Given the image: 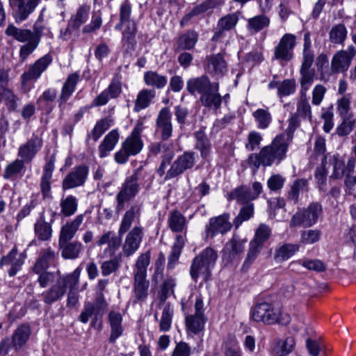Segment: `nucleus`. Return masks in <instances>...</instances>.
I'll return each mask as SVG.
<instances>
[{
  "label": "nucleus",
  "instance_id": "1",
  "mask_svg": "<svg viewBox=\"0 0 356 356\" xmlns=\"http://www.w3.org/2000/svg\"><path fill=\"white\" fill-rule=\"evenodd\" d=\"M186 90L191 95H199V101L205 108L217 111L221 107L223 97L219 92V83L212 82L206 74L188 79Z\"/></svg>",
  "mask_w": 356,
  "mask_h": 356
},
{
  "label": "nucleus",
  "instance_id": "2",
  "mask_svg": "<svg viewBox=\"0 0 356 356\" xmlns=\"http://www.w3.org/2000/svg\"><path fill=\"white\" fill-rule=\"evenodd\" d=\"M291 145L283 137L277 135L271 143L263 147L258 154H250L248 158V163L254 172L263 166L270 167L280 165L286 158Z\"/></svg>",
  "mask_w": 356,
  "mask_h": 356
},
{
  "label": "nucleus",
  "instance_id": "3",
  "mask_svg": "<svg viewBox=\"0 0 356 356\" xmlns=\"http://www.w3.org/2000/svg\"><path fill=\"white\" fill-rule=\"evenodd\" d=\"M44 30V25L38 22L34 24L33 30L18 28L13 24L7 26L5 31L6 35L19 42L24 43L20 47L19 51V61L22 63L25 62L39 46Z\"/></svg>",
  "mask_w": 356,
  "mask_h": 356
},
{
  "label": "nucleus",
  "instance_id": "4",
  "mask_svg": "<svg viewBox=\"0 0 356 356\" xmlns=\"http://www.w3.org/2000/svg\"><path fill=\"white\" fill-rule=\"evenodd\" d=\"M217 259L218 253L214 249L209 247L204 249L193 259L190 268L192 279L197 282V279L202 276L205 282L207 281L211 275V270Z\"/></svg>",
  "mask_w": 356,
  "mask_h": 356
},
{
  "label": "nucleus",
  "instance_id": "5",
  "mask_svg": "<svg viewBox=\"0 0 356 356\" xmlns=\"http://www.w3.org/2000/svg\"><path fill=\"white\" fill-rule=\"evenodd\" d=\"M140 168L134 171L132 175L128 176L119 188L115 195V213H120L124 210L127 204L134 199L140 191L139 183Z\"/></svg>",
  "mask_w": 356,
  "mask_h": 356
},
{
  "label": "nucleus",
  "instance_id": "6",
  "mask_svg": "<svg viewBox=\"0 0 356 356\" xmlns=\"http://www.w3.org/2000/svg\"><path fill=\"white\" fill-rule=\"evenodd\" d=\"M252 318L256 322H262L266 325L275 323L286 325L290 322V316L283 314L280 309L273 303L262 302L257 303L251 314Z\"/></svg>",
  "mask_w": 356,
  "mask_h": 356
},
{
  "label": "nucleus",
  "instance_id": "7",
  "mask_svg": "<svg viewBox=\"0 0 356 356\" xmlns=\"http://www.w3.org/2000/svg\"><path fill=\"white\" fill-rule=\"evenodd\" d=\"M323 211L322 206L318 202L311 203L307 209L296 212L290 221V227H309L316 224Z\"/></svg>",
  "mask_w": 356,
  "mask_h": 356
},
{
  "label": "nucleus",
  "instance_id": "8",
  "mask_svg": "<svg viewBox=\"0 0 356 356\" xmlns=\"http://www.w3.org/2000/svg\"><path fill=\"white\" fill-rule=\"evenodd\" d=\"M315 76H300L299 79L300 91L299 99L297 102V110L296 114L309 122L312 119V107L309 103L307 91L314 81Z\"/></svg>",
  "mask_w": 356,
  "mask_h": 356
},
{
  "label": "nucleus",
  "instance_id": "9",
  "mask_svg": "<svg viewBox=\"0 0 356 356\" xmlns=\"http://www.w3.org/2000/svg\"><path fill=\"white\" fill-rule=\"evenodd\" d=\"M140 213V207L138 205H132L125 211L119 226L118 236L115 233H113L111 239L108 245L109 248L116 250L120 246L121 237L130 229L135 219L139 220Z\"/></svg>",
  "mask_w": 356,
  "mask_h": 356
},
{
  "label": "nucleus",
  "instance_id": "10",
  "mask_svg": "<svg viewBox=\"0 0 356 356\" xmlns=\"http://www.w3.org/2000/svg\"><path fill=\"white\" fill-rule=\"evenodd\" d=\"M52 62V56L47 54L36 60L33 63L29 65L28 70L24 71L21 75L22 87H25L29 81H37L42 73L47 70Z\"/></svg>",
  "mask_w": 356,
  "mask_h": 356
},
{
  "label": "nucleus",
  "instance_id": "11",
  "mask_svg": "<svg viewBox=\"0 0 356 356\" xmlns=\"http://www.w3.org/2000/svg\"><path fill=\"white\" fill-rule=\"evenodd\" d=\"M196 162L195 153L186 151L177 156L167 171L164 179L169 180L182 175L185 171L192 169Z\"/></svg>",
  "mask_w": 356,
  "mask_h": 356
},
{
  "label": "nucleus",
  "instance_id": "12",
  "mask_svg": "<svg viewBox=\"0 0 356 356\" xmlns=\"http://www.w3.org/2000/svg\"><path fill=\"white\" fill-rule=\"evenodd\" d=\"M296 45V36L292 33H285L274 48L273 59L289 62L293 58V49Z\"/></svg>",
  "mask_w": 356,
  "mask_h": 356
},
{
  "label": "nucleus",
  "instance_id": "13",
  "mask_svg": "<svg viewBox=\"0 0 356 356\" xmlns=\"http://www.w3.org/2000/svg\"><path fill=\"white\" fill-rule=\"evenodd\" d=\"M42 146L43 139L42 136L33 133L26 143L19 146L17 156L26 163H29L40 151Z\"/></svg>",
  "mask_w": 356,
  "mask_h": 356
},
{
  "label": "nucleus",
  "instance_id": "14",
  "mask_svg": "<svg viewBox=\"0 0 356 356\" xmlns=\"http://www.w3.org/2000/svg\"><path fill=\"white\" fill-rule=\"evenodd\" d=\"M143 236V227L140 225L134 226L126 236L122 245V255L126 257L133 255L139 249Z\"/></svg>",
  "mask_w": 356,
  "mask_h": 356
},
{
  "label": "nucleus",
  "instance_id": "15",
  "mask_svg": "<svg viewBox=\"0 0 356 356\" xmlns=\"http://www.w3.org/2000/svg\"><path fill=\"white\" fill-rule=\"evenodd\" d=\"M355 54L356 49L353 45L348 46L346 50L338 51L331 61L332 72L335 74L347 71Z\"/></svg>",
  "mask_w": 356,
  "mask_h": 356
},
{
  "label": "nucleus",
  "instance_id": "16",
  "mask_svg": "<svg viewBox=\"0 0 356 356\" xmlns=\"http://www.w3.org/2000/svg\"><path fill=\"white\" fill-rule=\"evenodd\" d=\"M41 0H9L10 6L15 7L13 17L17 24L28 19Z\"/></svg>",
  "mask_w": 356,
  "mask_h": 356
},
{
  "label": "nucleus",
  "instance_id": "17",
  "mask_svg": "<svg viewBox=\"0 0 356 356\" xmlns=\"http://www.w3.org/2000/svg\"><path fill=\"white\" fill-rule=\"evenodd\" d=\"M229 214L225 213L210 218L209 223L205 227L206 236L212 238L218 234H225L230 231L232 225L229 222Z\"/></svg>",
  "mask_w": 356,
  "mask_h": 356
},
{
  "label": "nucleus",
  "instance_id": "18",
  "mask_svg": "<svg viewBox=\"0 0 356 356\" xmlns=\"http://www.w3.org/2000/svg\"><path fill=\"white\" fill-rule=\"evenodd\" d=\"M143 129V121L138 120L131 134L121 145L127 150L129 154L132 156H136L139 154L143 147V142L141 139V134Z\"/></svg>",
  "mask_w": 356,
  "mask_h": 356
},
{
  "label": "nucleus",
  "instance_id": "19",
  "mask_svg": "<svg viewBox=\"0 0 356 356\" xmlns=\"http://www.w3.org/2000/svg\"><path fill=\"white\" fill-rule=\"evenodd\" d=\"M89 168L85 165L75 167L64 178L62 188L64 191L83 186L88 177Z\"/></svg>",
  "mask_w": 356,
  "mask_h": 356
},
{
  "label": "nucleus",
  "instance_id": "20",
  "mask_svg": "<svg viewBox=\"0 0 356 356\" xmlns=\"http://www.w3.org/2000/svg\"><path fill=\"white\" fill-rule=\"evenodd\" d=\"M67 274L60 275L56 283L42 293L45 304L51 305L61 300L66 293Z\"/></svg>",
  "mask_w": 356,
  "mask_h": 356
},
{
  "label": "nucleus",
  "instance_id": "21",
  "mask_svg": "<svg viewBox=\"0 0 356 356\" xmlns=\"http://www.w3.org/2000/svg\"><path fill=\"white\" fill-rule=\"evenodd\" d=\"M312 41L310 33L307 32L304 35V44L302 52V61L300 68V76H315V70L312 69L314 60V54L311 49Z\"/></svg>",
  "mask_w": 356,
  "mask_h": 356
},
{
  "label": "nucleus",
  "instance_id": "22",
  "mask_svg": "<svg viewBox=\"0 0 356 356\" xmlns=\"http://www.w3.org/2000/svg\"><path fill=\"white\" fill-rule=\"evenodd\" d=\"M156 131L163 140H167L172 136V115L168 107H163L159 112L156 120Z\"/></svg>",
  "mask_w": 356,
  "mask_h": 356
},
{
  "label": "nucleus",
  "instance_id": "23",
  "mask_svg": "<svg viewBox=\"0 0 356 356\" xmlns=\"http://www.w3.org/2000/svg\"><path fill=\"white\" fill-rule=\"evenodd\" d=\"M81 269L76 268L73 272L67 274L66 289L69 291L67 296V307H74L79 301V277Z\"/></svg>",
  "mask_w": 356,
  "mask_h": 356
},
{
  "label": "nucleus",
  "instance_id": "24",
  "mask_svg": "<svg viewBox=\"0 0 356 356\" xmlns=\"http://www.w3.org/2000/svg\"><path fill=\"white\" fill-rule=\"evenodd\" d=\"M122 92L121 83L113 79L108 88L104 90L92 102L91 106H102L106 105L109 99L118 98Z\"/></svg>",
  "mask_w": 356,
  "mask_h": 356
},
{
  "label": "nucleus",
  "instance_id": "25",
  "mask_svg": "<svg viewBox=\"0 0 356 356\" xmlns=\"http://www.w3.org/2000/svg\"><path fill=\"white\" fill-rule=\"evenodd\" d=\"M56 216L55 211L51 212V219L47 222L43 213L40 214V218L36 220L34 225V232L35 237L42 241H49L52 236L51 225L54 222V218Z\"/></svg>",
  "mask_w": 356,
  "mask_h": 356
},
{
  "label": "nucleus",
  "instance_id": "26",
  "mask_svg": "<svg viewBox=\"0 0 356 356\" xmlns=\"http://www.w3.org/2000/svg\"><path fill=\"white\" fill-rule=\"evenodd\" d=\"M149 282L147 280V276L134 275L133 283V302H145L148 297V291Z\"/></svg>",
  "mask_w": 356,
  "mask_h": 356
},
{
  "label": "nucleus",
  "instance_id": "27",
  "mask_svg": "<svg viewBox=\"0 0 356 356\" xmlns=\"http://www.w3.org/2000/svg\"><path fill=\"white\" fill-rule=\"evenodd\" d=\"M84 219V214H79L72 220L66 222L61 227L58 242L71 241L76 235Z\"/></svg>",
  "mask_w": 356,
  "mask_h": 356
},
{
  "label": "nucleus",
  "instance_id": "28",
  "mask_svg": "<svg viewBox=\"0 0 356 356\" xmlns=\"http://www.w3.org/2000/svg\"><path fill=\"white\" fill-rule=\"evenodd\" d=\"M223 4V0H204L184 16L180 22L181 26L186 24L193 17L203 14L210 9L220 7Z\"/></svg>",
  "mask_w": 356,
  "mask_h": 356
},
{
  "label": "nucleus",
  "instance_id": "29",
  "mask_svg": "<svg viewBox=\"0 0 356 356\" xmlns=\"http://www.w3.org/2000/svg\"><path fill=\"white\" fill-rule=\"evenodd\" d=\"M54 170V164L49 161L45 163L40 183V192L43 200L52 198L51 180Z\"/></svg>",
  "mask_w": 356,
  "mask_h": 356
},
{
  "label": "nucleus",
  "instance_id": "30",
  "mask_svg": "<svg viewBox=\"0 0 356 356\" xmlns=\"http://www.w3.org/2000/svg\"><path fill=\"white\" fill-rule=\"evenodd\" d=\"M61 257L65 259H76L83 250V244L78 241L58 242Z\"/></svg>",
  "mask_w": 356,
  "mask_h": 356
},
{
  "label": "nucleus",
  "instance_id": "31",
  "mask_svg": "<svg viewBox=\"0 0 356 356\" xmlns=\"http://www.w3.org/2000/svg\"><path fill=\"white\" fill-rule=\"evenodd\" d=\"M57 258L58 252H56L51 248L42 249L33 267V271L34 273H40L47 270Z\"/></svg>",
  "mask_w": 356,
  "mask_h": 356
},
{
  "label": "nucleus",
  "instance_id": "32",
  "mask_svg": "<svg viewBox=\"0 0 356 356\" xmlns=\"http://www.w3.org/2000/svg\"><path fill=\"white\" fill-rule=\"evenodd\" d=\"M207 69L213 76H224L227 71V63L221 53L211 55L207 63Z\"/></svg>",
  "mask_w": 356,
  "mask_h": 356
},
{
  "label": "nucleus",
  "instance_id": "33",
  "mask_svg": "<svg viewBox=\"0 0 356 356\" xmlns=\"http://www.w3.org/2000/svg\"><path fill=\"white\" fill-rule=\"evenodd\" d=\"M137 26L136 22H131L126 25L122 32V42L125 54H131L136 46V35Z\"/></svg>",
  "mask_w": 356,
  "mask_h": 356
},
{
  "label": "nucleus",
  "instance_id": "34",
  "mask_svg": "<svg viewBox=\"0 0 356 356\" xmlns=\"http://www.w3.org/2000/svg\"><path fill=\"white\" fill-rule=\"evenodd\" d=\"M108 319L111 327L109 342L113 343L123 333L122 316L118 312L111 311L108 313Z\"/></svg>",
  "mask_w": 356,
  "mask_h": 356
},
{
  "label": "nucleus",
  "instance_id": "35",
  "mask_svg": "<svg viewBox=\"0 0 356 356\" xmlns=\"http://www.w3.org/2000/svg\"><path fill=\"white\" fill-rule=\"evenodd\" d=\"M80 81L79 74L77 72L70 74L65 80L58 98L59 106L64 104L75 91L76 86Z\"/></svg>",
  "mask_w": 356,
  "mask_h": 356
},
{
  "label": "nucleus",
  "instance_id": "36",
  "mask_svg": "<svg viewBox=\"0 0 356 356\" xmlns=\"http://www.w3.org/2000/svg\"><path fill=\"white\" fill-rule=\"evenodd\" d=\"M120 134L118 129H113L108 132L99 145V155L100 158L107 156L115 148L119 141Z\"/></svg>",
  "mask_w": 356,
  "mask_h": 356
},
{
  "label": "nucleus",
  "instance_id": "37",
  "mask_svg": "<svg viewBox=\"0 0 356 356\" xmlns=\"http://www.w3.org/2000/svg\"><path fill=\"white\" fill-rule=\"evenodd\" d=\"M31 334V327L27 324L18 326L12 336L13 348L19 351L26 345Z\"/></svg>",
  "mask_w": 356,
  "mask_h": 356
},
{
  "label": "nucleus",
  "instance_id": "38",
  "mask_svg": "<svg viewBox=\"0 0 356 356\" xmlns=\"http://www.w3.org/2000/svg\"><path fill=\"white\" fill-rule=\"evenodd\" d=\"M17 249L15 246L10 252L7 255L3 256L0 261L1 266H11L8 270V275L10 277L15 275L24 264V259L21 257H17Z\"/></svg>",
  "mask_w": 356,
  "mask_h": 356
},
{
  "label": "nucleus",
  "instance_id": "39",
  "mask_svg": "<svg viewBox=\"0 0 356 356\" xmlns=\"http://www.w3.org/2000/svg\"><path fill=\"white\" fill-rule=\"evenodd\" d=\"M154 89L145 88L139 91L134 101V111L136 113L148 108L156 97Z\"/></svg>",
  "mask_w": 356,
  "mask_h": 356
},
{
  "label": "nucleus",
  "instance_id": "40",
  "mask_svg": "<svg viewBox=\"0 0 356 356\" xmlns=\"http://www.w3.org/2000/svg\"><path fill=\"white\" fill-rule=\"evenodd\" d=\"M170 229L173 232H184L186 235L187 222L185 216L178 210H173L168 219Z\"/></svg>",
  "mask_w": 356,
  "mask_h": 356
},
{
  "label": "nucleus",
  "instance_id": "41",
  "mask_svg": "<svg viewBox=\"0 0 356 356\" xmlns=\"http://www.w3.org/2000/svg\"><path fill=\"white\" fill-rule=\"evenodd\" d=\"M195 138V149L200 152L202 159H207L211 152V143L204 130L200 129L194 132Z\"/></svg>",
  "mask_w": 356,
  "mask_h": 356
},
{
  "label": "nucleus",
  "instance_id": "42",
  "mask_svg": "<svg viewBox=\"0 0 356 356\" xmlns=\"http://www.w3.org/2000/svg\"><path fill=\"white\" fill-rule=\"evenodd\" d=\"M24 161L23 159H17L9 163L5 168L3 178L5 179L14 180L22 176L24 170Z\"/></svg>",
  "mask_w": 356,
  "mask_h": 356
},
{
  "label": "nucleus",
  "instance_id": "43",
  "mask_svg": "<svg viewBox=\"0 0 356 356\" xmlns=\"http://www.w3.org/2000/svg\"><path fill=\"white\" fill-rule=\"evenodd\" d=\"M228 200H235L237 202L244 205L245 204H252L250 202L254 198L252 197V190L250 188L241 186L235 188L229 194Z\"/></svg>",
  "mask_w": 356,
  "mask_h": 356
},
{
  "label": "nucleus",
  "instance_id": "44",
  "mask_svg": "<svg viewBox=\"0 0 356 356\" xmlns=\"http://www.w3.org/2000/svg\"><path fill=\"white\" fill-rule=\"evenodd\" d=\"M113 120L109 117H106L98 120L92 131L87 135L86 140L92 138L94 142H97L103 134L112 125Z\"/></svg>",
  "mask_w": 356,
  "mask_h": 356
},
{
  "label": "nucleus",
  "instance_id": "45",
  "mask_svg": "<svg viewBox=\"0 0 356 356\" xmlns=\"http://www.w3.org/2000/svg\"><path fill=\"white\" fill-rule=\"evenodd\" d=\"M198 35L194 31H188L179 37L176 51L190 50L193 49L197 42Z\"/></svg>",
  "mask_w": 356,
  "mask_h": 356
},
{
  "label": "nucleus",
  "instance_id": "46",
  "mask_svg": "<svg viewBox=\"0 0 356 356\" xmlns=\"http://www.w3.org/2000/svg\"><path fill=\"white\" fill-rule=\"evenodd\" d=\"M300 249L298 244L284 243L276 249L274 258L277 261H283L293 256Z\"/></svg>",
  "mask_w": 356,
  "mask_h": 356
},
{
  "label": "nucleus",
  "instance_id": "47",
  "mask_svg": "<svg viewBox=\"0 0 356 356\" xmlns=\"http://www.w3.org/2000/svg\"><path fill=\"white\" fill-rule=\"evenodd\" d=\"M187 332L198 334L204 329L205 318L204 315L191 314L185 318Z\"/></svg>",
  "mask_w": 356,
  "mask_h": 356
},
{
  "label": "nucleus",
  "instance_id": "48",
  "mask_svg": "<svg viewBox=\"0 0 356 356\" xmlns=\"http://www.w3.org/2000/svg\"><path fill=\"white\" fill-rule=\"evenodd\" d=\"M144 82L148 86L156 89L163 88L167 83V76L161 75L154 71H147L144 74Z\"/></svg>",
  "mask_w": 356,
  "mask_h": 356
},
{
  "label": "nucleus",
  "instance_id": "49",
  "mask_svg": "<svg viewBox=\"0 0 356 356\" xmlns=\"http://www.w3.org/2000/svg\"><path fill=\"white\" fill-rule=\"evenodd\" d=\"M347 34V29L343 24L334 25L329 32V40L334 44L343 45Z\"/></svg>",
  "mask_w": 356,
  "mask_h": 356
},
{
  "label": "nucleus",
  "instance_id": "50",
  "mask_svg": "<svg viewBox=\"0 0 356 356\" xmlns=\"http://www.w3.org/2000/svg\"><path fill=\"white\" fill-rule=\"evenodd\" d=\"M60 213L65 217L73 216L78 209V200L72 195L63 197L60 202Z\"/></svg>",
  "mask_w": 356,
  "mask_h": 356
},
{
  "label": "nucleus",
  "instance_id": "51",
  "mask_svg": "<svg viewBox=\"0 0 356 356\" xmlns=\"http://www.w3.org/2000/svg\"><path fill=\"white\" fill-rule=\"evenodd\" d=\"M245 242L238 236L234 235L225 246V254H228L229 258L233 259L235 256L243 252Z\"/></svg>",
  "mask_w": 356,
  "mask_h": 356
},
{
  "label": "nucleus",
  "instance_id": "52",
  "mask_svg": "<svg viewBox=\"0 0 356 356\" xmlns=\"http://www.w3.org/2000/svg\"><path fill=\"white\" fill-rule=\"evenodd\" d=\"M90 11V6L88 4L80 6L76 13L71 17V25L74 29H79L82 24L86 22Z\"/></svg>",
  "mask_w": 356,
  "mask_h": 356
},
{
  "label": "nucleus",
  "instance_id": "53",
  "mask_svg": "<svg viewBox=\"0 0 356 356\" xmlns=\"http://www.w3.org/2000/svg\"><path fill=\"white\" fill-rule=\"evenodd\" d=\"M270 19L266 15H259L250 18L248 20L247 29L251 34H254L267 27Z\"/></svg>",
  "mask_w": 356,
  "mask_h": 356
},
{
  "label": "nucleus",
  "instance_id": "54",
  "mask_svg": "<svg viewBox=\"0 0 356 356\" xmlns=\"http://www.w3.org/2000/svg\"><path fill=\"white\" fill-rule=\"evenodd\" d=\"M307 180L305 179H296L288 193V200L293 202L294 204L297 203L299 198L300 192L307 191L308 188Z\"/></svg>",
  "mask_w": 356,
  "mask_h": 356
},
{
  "label": "nucleus",
  "instance_id": "55",
  "mask_svg": "<svg viewBox=\"0 0 356 356\" xmlns=\"http://www.w3.org/2000/svg\"><path fill=\"white\" fill-rule=\"evenodd\" d=\"M254 215V204H245L233 221V225L238 229L243 222L250 220Z\"/></svg>",
  "mask_w": 356,
  "mask_h": 356
},
{
  "label": "nucleus",
  "instance_id": "56",
  "mask_svg": "<svg viewBox=\"0 0 356 356\" xmlns=\"http://www.w3.org/2000/svg\"><path fill=\"white\" fill-rule=\"evenodd\" d=\"M174 309L170 303L165 305L161 318L159 323V330L161 332H168L170 330L172 324Z\"/></svg>",
  "mask_w": 356,
  "mask_h": 356
},
{
  "label": "nucleus",
  "instance_id": "57",
  "mask_svg": "<svg viewBox=\"0 0 356 356\" xmlns=\"http://www.w3.org/2000/svg\"><path fill=\"white\" fill-rule=\"evenodd\" d=\"M239 20V15L238 13L227 14L221 17L217 22L218 26L222 29L229 31L234 30Z\"/></svg>",
  "mask_w": 356,
  "mask_h": 356
},
{
  "label": "nucleus",
  "instance_id": "58",
  "mask_svg": "<svg viewBox=\"0 0 356 356\" xmlns=\"http://www.w3.org/2000/svg\"><path fill=\"white\" fill-rule=\"evenodd\" d=\"M337 113L341 118H352L353 115L350 113V95H344L337 100Z\"/></svg>",
  "mask_w": 356,
  "mask_h": 356
},
{
  "label": "nucleus",
  "instance_id": "59",
  "mask_svg": "<svg viewBox=\"0 0 356 356\" xmlns=\"http://www.w3.org/2000/svg\"><path fill=\"white\" fill-rule=\"evenodd\" d=\"M57 96V91L56 89L49 88L43 92L42 95L38 99L37 104L39 108H44V106L47 107V112L50 113L52 111V107L49 106L48 102H54Z\"/></svg>",
  "mask_w": 356,
  "mask_h": 356
},
{
  "label": "nucleus",
  "instance_id": "60",
  "mask_svg": "<svg viewBox=\"0 0 356 356\" xmlns=\"http://www.w3.org/2000/svg\"><path fill=\"white\" fill-rule=\"evenodd\" d=\"M300 116L298 114H291L290 118L289 119V125L286 131L278 134L280 136L283 137L286 140L291 143L293 138V134L296 129L300 126Z\"/></svg>",
  "mask_w": 356,
  "mask_h": 356
},
{
  "label": "nucleus",
  "instance_id": "61",
  "mask_svg": "<svg viewBox=\"0 0 356 356\" xmlns=\"http://www.w3.org/2000/svg\"><path fill=\"white\" fill-rule=\"evenodd\" d=\"M150 263V253L147 252L141 254L137 259L134 275L147 276V268Z\"/></svg>",
  "mask_w": 356,
  "mask_h": 356
},
{
  "label": "nucleus",
  "instance_id": "62",
  "mask_svg": "<svg viewBox=\"0 0 356 356\" xmlns=\"http://www.w3.org/2000/svg\"><path fill=\"white\" fill-rule=\"evenodd\" d=\"M252 115L257 123L258 128L261 129H266L272 121L271 115L267 109L258 108Z\"/></svg>",
  "mask_w": 356,
  "mask_h": 356
},
{
  "label": "nucleus",
  "instance_id": "63",
  "mask_svg": "<svg viewBox=\"0 0 356 356\" xmlns=\"http://www.w3.org/2000/svg\"><path fill=\"white\" fill-rule=\"evenodd\" d=\"M296 90V83L295 79H287L280 82L277 96L279 97L289 96L295 93Z\"/></svg>",
  "mask_w": 356,
  "mask_h": 356
},
{
  "label": "nucleus",
  "instance_id": "64",
  "mask_svg": "<svg viewBox=\"0 0 356 356\" xmlns=\"http://www.w3.org/2000/svg\"><path fill=\"white\" fill-rule=\"evenodd\" d=\"M329 157L330 163L333 166V172L330 176V178L334 179L341 178L345 172V164L343 161L339 159L335 155H330Z\"/></svg>",
  "mask_w": 356,
  "mask_h": 356
}]
</instances>
